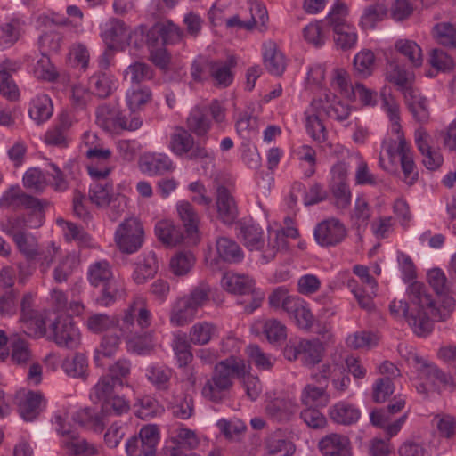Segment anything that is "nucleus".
Returning <instances> with one entry per match:
<instances>
[{
	"mask_svg": "<svg viewBox=\"0 0 456 456\" xmlns=\"http://www.w3.org/2000/svg\"><path fill=\"white\" fill-rule=\"evenodd\" d=\"M346 236L345 225L337 218H329L315 227V240L323 247L336 246Z\"/></svg>",
	"mask_w": 456,
	"mask_h": 456,
	"instance_id": "ddd939ff",
	"label": "nucleus"
},
{
	"mask_svg": "<svg viewBox=\"0 0 456 456\" xmlns=\"http://www.w3.org/2000/svg\"><path fill=\"white\" fill-rule=\"evenodd\" d=\"M63 371L70 378L86 380L88 377V361L82 353L67 357L61 363Z\"/></svg>",
	"mask_w": 456,
	"mask_h": 456,
	"instance_id": "7c9ffc66",
	"label": "nucleus"
},
{
	"mask_svg": "<svg viewBox=\"0 0 456 456\" xmlns=\"http://www.w3.org/2000/svg\"><path fill=\"white\" fill-rule=\"evenodd\" d=\"M155 232L159 240L167 246H175L183 240L181 230L168 220L158 222Z\"/></svg>",
	"mask_w": 456,
	"mask_h": 456,
	"instance_id": "f704fd0d",
	"label": "nucleus"
},
{
	"mask_svg": "<svg viewBox=\"0 0 456 456\" xmlns=\"http://www.w3.org/2000/svg\"><path fill=\"white\" fill-rule=\"evenodd\" d=\"M56 432L61 436V446L68 456H96L99 449L74 429L61 415L54 417Z\"/></svg>",
	"mask_w": 456,
	"mask_h": 456,
	"instance_id": "39448f33",
	"label": "nucleus"
},
{
	"mask_svg": "<svg viewBox=\"0 0 456 456\" xmlns=\"http://www.w3.org/2000/svg\"><path fill=\"white\" fill-rule=\"evenodd\" d=\"M88 280L90 283L98 287L109 281H115L111 268L105 260L97 261L92 264L88 270Z\"/></svg>",
	"mask_w": 456,
	"mask_h": 456,
	"instance_id": "a19ab883",
	"label": "nucleus"
},
{
	"mask_svg": "<svg viewBox=\"0 0 456 456\" xmlns=\"http://www.w3.org/2000/svg\"><path fill=\"white\" fill-rule=\"evenodd\" d=\"M300 297L291 295L286 286H279L273 289L268 296V304L274 310H281L289 314Z\"/></svg>",
	"mask_w": 456,
	"mask_h": 456,
	"instance_id": "bb28decb",
	"label": "nucleus"
},
{
	"mask_svg": "<svg viewBox=\"0 0 456 456\" xmlns=\"http://www.w3.org/2000/svg\"><path fill=\"white\" fill-rule=\"evenodd\" d=\"M159 441V429L155 425L142 427L138 435L130 437L126 444L128 456H156Z\"/></svg>",
	"mask_w": 456,
	"mask_h": 456,
	"instance_id": "1a4fd4ad",
	"label": "nucleus"
},
{
	"mask_svg": "<svg viewBox=\"0 0 456 456\" xmlns=\"http://www.w3.org/2000/svg\"><path fill=\"white\" fill-rule=\"evenodd\" d=\"M172 348L179 367H185L192 361L193 354L191 351V345L186 334L182 332L175 333L172 341Z\"/></svg>",
	"mask_w": 456,
	"mask_h": 456,
	"instance_id": "ea45409f",
	"label": "nucleus"
},
{
	"mask_svg": "<svg viewBox=\"0 0 456 456\" xmlns=\"http://www.w3.org/2000/svg\"><path fill=\"white\" fill-rule=\"evenodd\" d=\"M45 205L46 202L26 194L18 186L10 187L0 198V208H25L32 212H41Z\"/></svg>",
	"mask_w": 456,
	"mask_h": 456,
	"instance_id": "9b49d317",
	"label": "nucleus"
},
{
	"mask_svg": "<svg viewBox=\"0 0 456 456\" xmlns=\"http://www.w3.org/2000/svg\"><path fill=\"white\" fill-rule=\"evenodd\" d=\"M300 403L304 407L300 412V418L308 427H314V387L312 385H306L302 390Z\"/></svg>",
	"mask_w": 456,
	"mask_h": 456,
	"instance_id": "5fc2aeb1",
	"label": "nucleus"
},
{
	"mask_svg": "<svg viewBox=\"0 0 456 456\" xmlns=\"http://www.w3.org/2000/svg\"><path fill=\"white\" fill-rule=\"evenodd\" d=\"M33 73L37 79L45 81H53L58 77L56 69L52 64L50 58L45 54L37 60Z\"/></svg>",
	"mask_w": 456,
	"mask_h": 456,
	"instance_id": "0e129e2a",
	"label": "nucleus"
},
{
	"mask_svg": "<svg viewBox=\"0 0 456 456\" xmlns=\"http://www.w3.org/2000/svg\"><path fill=\"white\" fill-rule=\"evenodd\" d=\"M210 287L201 282L187 296L178 298L170 313V322L175 327H183L192 322L198 311L209 301Z\"/></svg>",
	"mask_w": 456,
	"mask_h": 456,
	"instance_id": "20e7f679",
	"label": "nucleus"
},
{
	"mask_svg": "<svg viewBox=\"0 0 456 456\" xmlns=\"http://www.w3.org/2000/svg\"><path fill=\"white\" fill-rule=\"evenodd\" d=\"M264 48L263 58L266 69L274 76H281L286 69L284 54L273 41L265 43Z\"/></svg>",
	"mask_w": 456,
	"mask_h": 456,
	"instance_id": "b1692460",
	"label": "nucleus"
},
{
	"mask_svg": "<svg viewBox=\"0 0 456 456\" xmlns=\"http://www.w3.org/2000/svg\"><path fill=\"white\" fill-rule=\"evenodd\" d=\"M331 419L341 425H352L360 419L361 412L355 406L340 402L336 403L330 411Z\"/></svg>",
	"mask_w": 456,
	"mask_h": 456,
	"instance_id": "2f4dec72",
	"label": "nucleus"
},
{
	"mask_svg": "<svg viewBox=\"0 0 456 456\" xmlns=\"http://www.w3.org/2000/svg\"><path fill=\"white\" fill-rule=\"evenodd\" d=\"M140 167L150 175H162L175 169L170 158L164 154L144 155L141 159Z\"/></svg>",
	"mask_w": 456,
	"mask_h": 456,
	"instance_id": "4be33fe9",
	"label": "nucleus"
},
{
	"mask_svg": "<svg viewBox=\"0 0 456 456\" xmlns=\"http://www.w3.org/2000/svg\"><path fill=\"white\" fill-rule=\"evenodd\" d=\"M314 345L311 340L300 339L289 342L283 349L284 357L292 362L300 359L302 363L312 368L314 366Z\"/></svg>",
	"mask_w": 456,
	"mask_h": 456,
	"instance_id": "6ab92c4d",
	"label": "nucleus"
},
{
	"mask_svg": "<svg viewBox=\"0 0 456 456\" xmlns=\"http://www.w3.org/2000/svg\"><path fill=\"white\" fill-rule=\"evenodd\" d=\"M240 234L243 245L250 251H258L265 262L273 260L276 255L284 250V234L281 232L264 230L255 223H243L240 224Z\"/></svg>",
	"mask_w": 456,
	"mask_h": 456,
	"instance_id": "7ed1b4c3",
	"label": "nucleus"
},
{
	"mask_svg": "<svg viewBox=\"0 0 456 456\" xmlns=\"http://www.w3.org/2000/svg\"><path fill=\"white\" fill-rule=\"evenodd\" d=\"M113 184L108 182H97L91 186L89 199L97 207H107L112 199Z\"/></svg>",
	"mask_w": 456,
	"mask_h": 456,
	"instance_id": "09e8293b",
	"label": "nucleus"
},
{
	"mask_svg": "<svg viewBox=\"0 0 456 456\" xmlns=\"http://www.w3.org/2000/svg\"><path fill=\"white\" fill-rule=\"evenodd\" d=\"M288 317L298 329L308 331L314 325V314L311 305L302 297H299L298 301L296 302Z\"/></svg>",
	"mask_w": 456,
	"mask_h": 456,
	"instance_id": "a878e982",
	"label": "nucleus"
},
{
	"mask_svg": "<svg viewBox=\"0 0 456 456\" xmlns=\"http://www.w3.org/2000/svg\"><path fill=\"white\" fill-rule=\"evenodd\" d=\"M375 56L371 51H362L354 58V69L357 76L365 78L371 75L374 68Z\"/></svg>",
	"mask_w": 456,
	"mask_h": 456,
	"instance_id": "603ef678",
	"label": "nucleus"
},
{
	"mask_svg": "<svg viewBox=\"0 0 456 456\" xmlns=\"http://www.w3.org/2000/svg\"><path fill=\"white\" fill-rule=\"evenodd\" d=\"M331 374V366L329 363L322 364L319 372L315 374V401L319 400L318 406H325L330 401V395L325 390L329 385V378Z\"/></svg>",
	"mask_w": 456,
	"mask_h": 456,
	"instance_id": "c03bdc74",
	"label": "nucleus"
},
{
	"mask_svg": "<svg viewBox=\"0 0 456 456\" xmlns=\"http://www.w3.org/2000/svg\"><path fill=\"white\" fill-rule=\"evenodd\" d=\"M169 146L173 153L181 158L206 163L214 161L213 152L203 144L196 143L190 132L182 127H177L171 134Z\"/></svg>",
	"mask_w": 456,
	"mask_h": 456,
	"instance_id": "423d86ee",
	"label": "nucleus"
},
{
	"mask_svg": "<svg viewBox=\"0 0 456 456\" xmlns=\"http://www.w3.org/2000/svg\"><path fill=\"white\" fill-rule=\"evenodd\" d=\"M148 380L156 387L157 389L167 391L169 388L172 371L168 368L161 366H150L146 373Z\"/></svg>",
	"mask_w": 456,
	"mask_h": 456,
	"instance_id": "3c124183",
	"label": "nucleus"
},
{
	"mask_svg": "<svg viewBox=\"0 0 456 456\" xmlns=\"http://www.w3.org/2000/svg\"><path fill=\"white\" fill-rule=\"evenodd\" d=\"M177 213L188 235L198 232L200 216L188 201H181L176 206Z\"/></svg>",
	"mask_w": 456,
	"mask_h": 456,
	"instance_id": "58836bf2",
	"label": "nucleus"
},
{
	"mask_svg": "<svg viewBox=\"0 0 456 456\" xmlns=\"http://www.w3.org/2000/svg\"><path fill=\"white\" fill-rule=\"evenodd\" d=\"M13 240L27 260L31 261L37 258L38 255V244L34 237L27 233L18 234Z\"/></svg>",
	"mask_w": 456,
	"mask_h": 456,
	"instance_id": "680f3d73",
	"label": "nucleus"
},
{
	"mask_svg": "<svg viewBox=\"0 0 456 456\" xmlns=\"http://www.w3.org/2000/svg\"><path fill=\"white\" fill-rule=\"evenodd\" d=\"M101 294L96 297V304L100 306H109L113 304L118 297L122 295L123 289L117 281L102 284Z\"/></svg>",
	"mask_w": 456,
	"mask_h": 456,
	"instance_id": "052dcab7",
	"label": "nucleus"
},
{
	"mask_svg": "<svg viewBox=\"0 0 456 456\" xmlns=\"http://www.w3.org/2000/svg\"><path fill=\"white\" fill-rule=\"evenodd\" d=\"M216 205L218 218L224 224H233L238 216L237 205L229 190L223 185L216 189Z\"/></svg>",
	"mask_w": 456,
	"mask_h": 456,
	"instance_id": "2eb2a0df",
	"label": "nucleus"
},
{
	"mask_svg": "<svg viewBox=\"0 0 456 456\" xmlns=\"http://www.w3.org/2000/svg\"><path fill=\"white\" fill-rule=\"evenodd\" d=\"M334 342L331 327L326 323L318 324L315 330V363L322 360L326 351L334 345Z\"/></svg>",
	"mask_w": 456,
	"mask_h": 456,
	"instance_id": "c9c22d12",
	"label": "nucleus"
},
{
	"mask_svg": "<svg viewBox=\"0 0 456 456\" xmlns=\"http://www.w3.org/2000/svg\"><path fill=\"white\" fill-rule=\"evenodd\" d=\"M265 411L274 419H288L294 412V404L289 399L278 397L266 404Z\"/></svg>",
	"mask_w": 456,
	"mask_h": 456,
	"instance_id": "49530a36",
	"label": "nucleus"
},
{
	"mask_svg": "<svg viewBox=\"0 0 456 456\" xmlns=\"http://www.w3.org/2000/svg\"><path fill=\"white\" fill-rule=\"evenodd\" d=\"M217 326L209 322H200L193 324L189 332L190 342L197 346L207 345L217 336Z\"/></svg>",
	"mask_w": 456,
	"mask_h": 456,
	"instance_id": "473e14b6",
	"label": "nucleus"
},
{
	"mask_svg": "<svg viewBox=\"0 0 456 456\" xmlns=\"http://www.w3.org/2000/svg\"><path fill=\"white\" fill-rule=\"evenodd\" d=\"M235 65L236 60L233 56L224 61L212 60L209 77L214 80L215 85L222 87L229 86L233 80L231 69Z\"/></svg>",
	"mask_w": 456,
	"mask_h": 456,
	"instance_id": "393cba45",
	"label": "nucleus"
},
{
	"mask_svg": "<svg viewBox=\"0 0 456 456\" xmlns=\"http://www.w3.org/2000/svg\"><path fill=\"white\" fill-rule=\"evenodd\" d=\"M116 383L109 376H102L92 388L90 397L94 402H103L111 397Z\"/></svg>",
	"mask_w": 456,
	"mask_h": 456,
	"instance_id": "69168bd1",
	"label": "nucleus"
},
{
	"mask_svg": "<svg viewBox=\"0 0 456 456\" xmlns=\"http://www.w3.org/2000/svg\"><path fill=\"white\" fill-rule=\"evenodd\" d=\"M248 372L243 359L232 356L221 361L215 366L211 379L202 387V395L213 403H221L232 387V379L242 378L247 395L256 400L262 391V385L258 378L247 375Z\"/></svg>",
	"mask_w": 456,
	"mask_h": 456,
	"instance_id": "f257e3e1",
	"label": "nucleus"
},
{
	"mask_svg": "<svg viewBox=\"0 0 456 456\" xmlns=\"http://www.w3.org/2000/svg\"><path fill=\"white\" fill-rule=\"evenodd\" d=\"M118 323L119 322L115 316H110L106 314H93L88 317L86 322L87 328L94 333L108 330L118 326Z\"/></svg>",
	"mask_w": 456,
	"mask_h": 456,
	"instance_id": "6e6d98bb",
	"label": "nucleus"
},
{
	"mask_svg": "<svg viewBox=\"0 0 456 456\" xmlns=\"http://www.w3.org/2000/svg\"><path fill=\"white\" fill-rule=\"evenodd\" d=\"M171 440L182 449L186 450H193L200 444L196 432L184 427L176 428Z\"/></svg>",
	"mask_w": 456,
	"mask_h": 456,
	"instance_id": "4d7b16f0",
	"label": "nucleus"
},
{
	"mask_svg": "<svg viewBox=\"0 0 456 456\" xmlns=\"http://www.w3.org/2000/svg\"><path fill=\"white\" fill-rule=\"evenodd\" d=\"M221 283L224 289L234 294L248 295L255 289V281L246 275L225 273Z\"/></svg>",
	"mask_w": 456,
	"mask_h": 456,
	"instance_id": "cd10ccee",
	"label": "nucleus"
},
{
	"mask_svg": "<svg viewBox=\"0 0 456 456\" xmlns=\"http://www.w3.org/2000/svg\"><path fill=\"white\" fill-rule=\"evenodd\" d=\"M153 75V70L148 64L137 61L128 66L125 73V77L129 79L132 83L139 84L145 80L151 79Z\"/></svg>",
	"mask_w": 456,
	"mask_h": 456,
	"instance_id": "13d9d810",
	"label": "nucleus"
},
{
	"mask_svg": "<svg viewBox=\"0 0 456 456\" xmlns=\"http://www.w3.org/2000/svg\"><path fill=\"white\" fill-rule=\"evenodd\" d=\"M397 152L400 156L401 167L403 174V181L408 185H412L419 178V173L413 160L412 154L406 141L399 137Z\"/></svg>",
	"mask_w": 456,
	"mask_h": 456,
	"instance_id": "5701e85b",
	"label": "nucleus"
},
{
	"mask_svg": "<svg viewBox=\"0 0 456 456\" xmlns=\"http://www.w3.org/2000/svg\"><path fill=\"white\" fill-rule=\"evenodd\" d=\"M0 31V49H7L19 40L20 37V23L19 20H13L3 24Z\"/></svg>",
	"mask_w": 456,
	"mask_h": 456,
	"instance_id": "864d4df0",
	"label": "nucleus"
},
{
	"mask_svg": "<svg viewBox=\"0 0 456 456\" xmlns=\"http://www.w3.org/2000/svg\"><path fill=\"white\" fill-rule=\"evenodd\" d=\"M216 251L221 259L228 263H238L243 259V251L239 244L227 237H219L216 242Z\"/></svg>",
	"mask_w": 456,
	"mask_h": 456,
	"instance_id": "72a5a7b5",
	"label": "nucleus"
},
{
	"mask_svg": "<svg viewBox=\"0 0 456 456\" xmlns=\"http://www.w3.org/2000/svg\"><path fill=\"white\" fill-rule=\"evenodd\" d=\"M119 110L114 104L103 103L96 110V122L106 131H115L116 123L120 115Z\"/></svg>",
	"mask_w": 456,
	"mask_h": 456,
	"instance_id": "4c0bfd02",
	"label": "nucleus"
},
{
	"mask_svg": "<svg viewBox=\"0 0 456 456\" xmlns=\"http://www.w3.org/2000/svg\"><path fill=\"white\" fill-rule=\"evenodd\" d=\"M195 263V258L191 253L180 252L170 260V270L176 276L186 275Z\"/></svg>",
	"mask_w": 456,
	"mask_h": 456,
	"instance_id": "bf43d9fd",
	"label": "nucleus"
},
{
	"mask_svg": "<svg viewBox=\"0 0 456 456\" xmlns=\"http://www.w3.org/2000/svg\"><path fill=\"white\" fill-rule=\"evenodd\" d=\"M29 117L40 125L53 115V104L47 94H42L34 97L28 110Z\"/></svg>",
	"mask_w": 456,
	"mask_h": 456,
	"instance_id": "c756f323",
	"label": "nucleus"
},
{
	"mask_svg": "<svg viewBox=\"0 0 456 456\" xmlns=\"http://www.w3.org/2000/svg\"><path fill=\"white\" fill-rule=\"evenodd\" d=\"M405 103L413 118L419 124H426L430 119L428 101L417 88L407 92L404 95Z\"/></svg>",
	"mask_w": 456,
	"mask_h": 456,
	"instance_id": "f3484780",
	"label": "nucleus"
},
{
	"mask_svg": "<svg viewBox=\"0 0 456 456\" xmlns=\"http://www.w3.org/2000/svg\"><path fill=\"white\" fill-rule=\"evenodd\" d=\"M379 337L370 331L361 330L347 336L346 344L351 349H370L378 345Z\"/></svg>",
	"mask_w": 456,
	"mask_h": 456,
	"instance_id": "79ce46f5",
	"label": "nucleus"
},
{
	"mask_svg": "<svg viewBox=\"0 0 456 456\" xmlns=\"http://www.w3.org/2000/svg\"><path fill=\"white\" fill-rule=\"evenodd\" d=\"M151 96V92L147 87L133 89L126 94V102L131 111L134 112L150 102Z\"/></svg>",
	"mask_w": 456,
	"mask_h": 456,
	"instance_id": "e2e57ef3",
	"label": "nucleus"
},
{
	"mask_svg": "<svg viewBox=\"0 0 456 456\" xmlns=\"http://www.w3.org/2000/svg\"><path fill=\"white\" fill-rule=\"evenodd\" d=\"M134 321L141 329L148 328L151 325V315L147 309L146 300L142 297H135L128 305L122 318L120 331L123 334L133 332Z\"/></svg>",
	"mask_w": 456,
	"mask_h": 456,
	"instance_id": "9d476101",
	"label": "nucleus"
},
{
	"mask_svg": "<svg viewBox=\"0 0 456 456\" xmlns=\"http://www.w3.org/2000/svg\"><path fill=\"white\" fill-rule=\"evenodd\" d=\"M78 417L81 425L94 432H102L110 419L107 414H103L102 409L99 413H94L89 409L79 412Z\"/></svg>",
	"mask_w": 456,
	"mask_h": 456,
	"instance_id": "8fccbe9b",
	"label": "nucleus"
},
{
	"mask_svg": "<svg viewBox=\"0 0 456 456\" xmlns=\"http://www.w3.org/2000/svg\"><path fill=\"white\" fill-rule=\"evenodd\" d=\"M11 361L18 366L27 365L32 359V352L27 340L19 337L11 338Z\"/></svg>",
	"mask_w": 456,
	"mask_h": 456,
	"instance_id": "e433bc0d",
	"label": "nucleus"
},
{
	"mask_svg": "<svg viewBox=\"0 0 456 456\" xmlns=\"http://www.w3.org/2000/svg\"><path fill=\"white\" fill-rule=\"evenodd\" d=\"M112 153L109 149L103 148H90L86 151V157L90 160V164L87 166V170L92 178L95 180L105 179L111 172L112 167L98 165V160L108 162Z\"/></svg>",
	"mask_w": 456,
	"mask_h": 456,
	"instance_id": "a211bd4d",
	"label": "nucleus"
},
{
	"mask_svg": "<svg viewBox=\"0 0 456 456\" xmlns=\"http://www.w3.org/2000/svg\"><path fill=\"white\" fill-rule=\"evenodd\" d=\"M89 85L98 97L106 98L111 94L116 81L110 74L100 72L90 77Z\"/></svg>",
	"mask_w": 456,
	"mask_h": 456,
	"instance_id": "37998d69",
	"label": "nucleus"
},
{
	"mask_svg": "<svg viewBox=\"0 0 456 456\" xmlns=\"http://www.w3.org/2000/svg\"><path fill=\"white\" fill-rule=\"evenodd\" d=\"M144 240V230L136 217L124 220L115 232V242L118 248L126 254L136 252Z\"/></svg>",
	"mask_w": 456,
	"mask_h": 456,
	"instance_id": "6e6552de",
	"label": "nucleus"
},
{
	"mask_svg": "<svg viewBox=\"0 0 456 456\" xmlns=\"http://www.w3.org/2000/svg\"><path fill=\"white\" fill-rule=\"evenodd\" d=\"M187 127L197 136H204L210 128V122L206 111L199 107L192 109L187 118Z\"/></svg>",
	"mask_w": 456,
	"mask_h": 456,
	"instance_id": "a18cd8bd",
	"label": "nucleus"
},
{
	"mask_svg": "<svg viewBox=\"0 0 456 456\" xmlns=\"http://www.w3.org/2000/svg\"><path fill=\"white\" fill-rule=\"evenodd\" d=\"M45 407V399L40 392L28 391L21 398L18 404L20 416L25 421H33L36 419L43 408Z\"/></svg>",
	"mask_w": 456,
	"mask_h": 456,
	"instance_id": "aec40b11",
	"label": "nucleus"
},
{
	"mask_svg": "<svg viewBox=\"0 0 456 456\" xmlns=\"http://www.w3.org/2000/svg\"><path fill=\"white\" fill-rule=\"evenodd\" d=\"M428 282L435 294L425 284L414 281L408 289L409 298L414 306H419L433 321L444 322L450 317L454 309L455 301L449 295V286L445 274L440 269L430 270Z\"/></svg>",
	"mask_w": 456,
	"mask_h": 456,
	"instance_id": "f03ea898",
	"label": "nucleus"
},
{
	"mask_svg": "<svg viewBox=\"0 0 456 456\" xmlns=\"http://www.w3.org/2000/svg\"><path fill=\"white\" fill-rule=\"evenodd\" d=\"M158 269L159 264L155 252H146L143 254L142 259L137 263L133 279L135 283L143 284L157 273Z\"/></svg>",
	"mask_w": 456,
	"mask_h": 456,
	"instance_id": "c85d7f7f",
	"label": "nucleus"
},
{
	"mask_svg": "<svg viewBox=\"0 0 456 456\" xmlns=\"http://www.w3.org/2000/svg\"><path fill=\"white\" fill-rule=\"evenodd\" d=\"M132 31L126 23L118 19H111L106 24L102 37L109 48L123 50L130 45Z\"/></svg>",
	"mask_w": 456,
	"mask_h": 456,
	"instance_id": "4468645a",
	"label": "nucleus"
},
{
	"mask_svg": "<svg viewBox=\"0 0 456 456\" xmlns=\"http://www.w3.org/2000/svg\"><path fill=\"white\" fill-rule=\"evenodd\" d=\"M53 339L59 346L69 349L80 344V333L71 318L60 317L51 326Z\"/></svg>",
	"mask_w": 456,
	"mask_h": 456,
	"instance_id": "f8f14e48",
	"label": "nucleus"
},
{
	"mask_svg": "<svg viewBox=\"0 0 456 456\" xmlns=\"http://www.w3.org/2000/svg\"><path fill=\"white\" fill-rule=\"evenodd\" d=\"M415 307L416 311L410 312L407 301L395 298L389 305V312L396 319L403 318L417 336H427L433 330V320L419 306Z\"/></svg>",
	"mask_w": 456,
	"mask_h": 456,
	"instance_id": "0eeeda50",
	"label": "nucleus"
},
{
	"mask_svg": "<svg viewBox=\"0 0 456 456\" xmlns=\"http://www.w3.org/2000/svg\"><path fill=\"white\" fill-rule=\"evenodd\" d=\"M320 452L324 456H351L350 440L347 436L332 433L318 443Z\"/></svg>",
	"mask_w": 456,
	"mask_h": 456,
	"instance_id": "dca6fc26",
	"label": "nucleus"
},
{
	"mask_svg": "<svg viewBox=\"0 0 456 456\" xmlns=\"http://www.w3.org/2000/svg\"><path fill=\"white\" fill-rule=\"evenodd\" d=\"M395 47L401 54L408 59L413 67L418 68L422 65V51L420 46L414 41L400 39L395 43Z\"/></svg>",
	"mask_w": 456,
	"mask_h": 456,
	"instance_id": "de8ad7c7",
	"label": "nucleus"
},
{
	"mask_svg": "<svg viewBox=\"0 0 456 456\" xmlns=\"http://www.w3.org/2000/svg\"><path fill=\"white\" fill-rule=\"evenodd\" d=\"M102 409L103 414H107L110 418L127 413L130 410V405L123 397L115 395L103 401Z\"/></svg>",
	"mask_w": 456,
	"mask_h": 456,
	"instance_id": "338daca9",
	"label": "nucleus"
},
{
	"mask_svg": "<svg viewBox=\"0 0 456 456\" xmlns=\"http://www.w3.org/2000/svg\"><path fill=\"white\" fill-rule=\"evenodd\" d=\"M386 77L390 83L397 86L403 95L415 88L413 86L414 74L395 61L387 64Z\"/></svg>",
	"mask_w": 456,
	"mask_h": 456,
	"instance_id": "412c9836",
	"label": "nucleus"
},
{
	"mask_svg": "<svg viewBox=\"0 0 456 456\" xmlns=\"http://www.w3.org/2000/svg\"><path fill=\"white\" fill-rule=\"evenodd\" d=\"M334 34L335 45L342 51L350 50L356 45L358 37L350 25L334 31Z\"/></svg>",
	"mask_w": 456,
	"mask_h": 456,
	"instance_id": "774afa93",
	"label": "nucleus"
}]
</instances>
